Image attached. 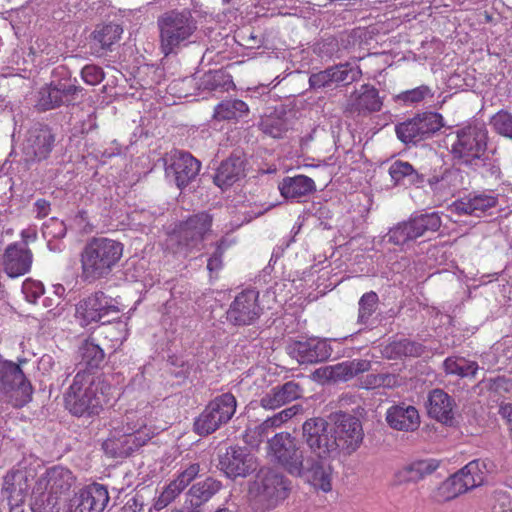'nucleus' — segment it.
<instances>
[{
  "instance_id": "obj_1",
  "label": "nucleus",
  "mask_w": 512,
  "mask_h": 512,
  "mask_svg": "<svg viewBox=\"0 0 512 512\" xmlns=\"http://www.w3.org/2000/svg\"><path fill=\"white\" fill-rule=\"evenodd\" d=\"M268 455L289 474L304 477L316 489H332L330 464H322L315 457H304L299 440L288 432L275 434L268 441Z\"/></svg>"
},
{
  "instance_id": "obj_2",
  "label": "nucleus",
  "mask_w": 512,
  "mask_h": 512,
  "mask_svg": "<svg viewBox=\"0 0 512 512\" xmlns=\"http://www.w3.org/2000/svg\"><path fill=\"white\" fill-rule=\"evenodd\" d=\"M109 389L100 376L80 369L65 393L66 408L78 417L98 415L107 402Z\"/></svg>"
},
{
  "instance_id": "obj_3",
  "label": "nucleus",
  "mask_w": 512,
  "mask_h": 512,
  "mask_svg": "<svg viewBox=\"0 0 512 512\" xmlns=\"http://www.w3.org/2000/svg\"><path fill=\"white\" fill-rule=\"evenodd\" d=\"M122 254V243L106 237L91 238L80 253L82 278L87 282H94L107 277L120 261Z\"/></svg>"
},
{
  "instance_id": "obj_4",
  "label": "nucleus",
  "mask_w": 512,
  "mask_h": 512,
  "mask_svg": "<svg viewBox=\"0 0 512 512\" xmlns=\"http://www.w3.org/2000/svg\"><path fill=\"white\" fill-rule=\"evenodd\" d=\"M160 50L165 55L176 54L191 42L197 22L189 9H171L157 18Z\"/></svg>"
},
{
  "instance_id": "obj_5",
  "label": "nucleus",
  "mask_w": 512,
  "mask_h": 512,
  "mask_svg": "<svg viewBox=\"0 0 512 512\" xmlns=\"http://www.w3.org/2000/svg\"><path fill=\"white\" fill-rule=\"evenodd\" d=\"M290 490V481L283 474L271 468H262L249 485V502L253 510L268 512L282 503Z\"/></svg>"
},
{
  "instance_id": "obj_6",
  "label": "nucleus",
  "mask_w": 512,
  "mask_h": 512,
  "mask_svg": "<svg viewBox=\"0 0 512 512\" xmlns=\"http://www.w3.org/2000/svg\"><path fill=\"white\" fill-rule=\"evenodd\" d=\"M451 153L458 164L474 171L491 165L487 154L488 131L484 125H468L456 132Z\"/></svg>"
},
{
  "instance_id": "obj_7",
  "label": "nucleus",
  "mask_w": 512,
  "mask_h": 512,
  "mask_svg": "<svg viewBox=\"0 0 512 512\" xmlns=\"http://www.w3.org/2000/svg\"><path fill=\"white\" fill-rule=\"evenodd\" d=\"M302 439L311 455L322 464L339 456V444L333 434L331 423L321 417L310 418L302 425Z\"/></svg>"
},
{
  "instance_id": "obj_8",
  "label": "nucleus",
  "mask_w": 512,
  "mask_h": 512,
  "mask_svg": "<svg viewBox=\"0 0 512 512\" xmlns=\"http://www.w3.org/2000/svg\"><path fill=\"white\" fill-rule=\"evenodd\" d=\"M213 217L207 212H199L181 222L178 230L171 237L177 244V251L187 255L200 250L205 238L212 232Z\"/></svg>"
},
{
  "instance_id": "obj_9",
  "label": "nucleus",
  "mask_w": 512,
  "mask_h": 512,
  "mask_svg": "<svg viewBox=\"0 0 512 512\" xmlns=\"http://www.w3.org/2000/svg\"><path fill=\"white\" fill-rule=\"evenodd\" d=\"M237 400L229 392L212 399L194 423L195 432L201 436L214 433L228 423L236 412Z\"/></svg>"
},
{
  "instance_id": "obj_10",
  "label": "nucleus",
  "mask_w": 512,
  "mask_h": 512,
  "mask_svg": "<svg viewBox=\"0 0 512 512\" xmlns=\"http://www.w3.org/2000/svg\"><path fill=\"white\" fill-rule=\"evenodd\" d=\"M441 218L436 212L412 215L399 222L387 233L388 242L404 246L415 242L427 232H436L441 227Z\"/></svg>"
},
{
  "instance_id": "obj_11",
  "label": "nucleus",
  "mask_w": 512,
  "mask_h": 512,
  "mask_svg": "<svg viewBox=\"0 0 512 512\" xmlns=\"http://www.w3.org/2000/svg\"><path fill=\"white\" fill-rule=\"evenodd\" d=\"M37 471L33 466L20 463L4 477L3 490L7 493L10 512H22L28 491L36 482Z\"/></svg>"
},
{
  "instance_id": "obj_12",
  "label": "nucleus",
  "mask_w": 512,
  "mask_h": 512,
  "mask_svg": "<svg viewBox=\"0 0 512 512\" xmlns=\"http://www.w3.org/2000/svg\"><path fill=\"white\" fill-rule=\"evenodd\" d=\"M0 392L10 394L15 406H23L31 400L32 386L19 365L0 357Z\"/></svg>"
},
{
  "instance_id": "obj_13",
  "label": "nucleus",
  "mask_w": 512,
  "mask_h": 512,
  "mask_svg": "<svg viewBox=\"0 0 512 512\" xmlns=\"http://www.w3.org/2000/svg\"><path fill=\"white\" fill-rule=\"evenodd\" d=\"M76 312L85 325L92 322H100L105 325L117 320L120 310L104 292L97 291L80 301Z\"/></svg>"
},
{
  "instance_id": "obj_14",
  "label": "nucleus",
  "mask_w": 512,
  "mask_h": 512,
  "mask_svg": "<svg viewBox=\"0 0 512 512\" xmlns=\"http://www.w3.org/2000/svg\"><path fill=\"white\" fill-rule=\"evenodd\" d=\"M55 143V135L47 125L34 124L22 143V157L26 163L39 162L48 158Z\"/></svg>"
},
{
  "instance_id": "obj_15",
  "label": "nucleus",
  "mask_w": 512,
  "mask_h": 512,
  "mask_svg": "<svg viewBox=\"0 0 512 512\" xmlns=\"http://www.w3.org/2000/svg\"><path fill=\"white\" fill-rule=\"evenodd\" d=\"M333 434L339 444V452L346 454L354 452L363 440V430L360 421L347 413L339 412L329 417Z\"/></svg>"
},
{
  "instance_id": "obj_16",
  "label": "nucleus",
  "mask_w": 512,
  "mask_h": 512,
  "mask_svg": "<svg viewBox=\"0 0 512 512\" xmlns=\"http://www.w3.org/2000/svg\"><path fill=\"white\" fill-rule=\"evenodd\" d=\"M165 173L173 178L179 189L188 186L199 174L201 163L190 153L180 150L171 151L164 158Z\"/></svg>"
},
{
  "instance_id": "obj_17",
  "label": "nucleus",
  "mask_w": 512,
  "mask_h": 512,
  "mask_svg": "<svg viewBox=\"0 0 512 512\" xmlns=\"http://www.w3.org/2000/svg\"><path fill=\"white\" fill-rule=\"evenodd\" d=\"M383 106V98L373 85L363 84L353 91L344 104L343 112L347 117H367L379 112Z\"/></svg>"
},
{
  "instance_id": "obj_18",
  "label": "nucleus",
  "mask_w": 512,
  "mask_h": 512,
  "mask_svg": "<svg viewBox=\"0 0 512 512\" xmlns=\"http://www.w3.org/2000/svg\"><path fill=\"white\" fill-rule=\"evenodd\" d=\"M110 501L106 486L92 483L82 488L69 502L67 512H103Z\"/></svg>"
},
{
  "instance_id": "obj_19",
  "label": "nucleus",
  "mask_w": 512,
  "mask_h": 512,
  "mask_svg": "<svg viewBox=\"0 0 512 512\" xmlns=\"http://www.w3.org/2000/svg\"><path fill=\"white\" fill-rule=\"evenodd\" d=\"M80 91L81 88L69 80L53 81L40 89L36 107L41 111H47L68 104Z\"/></svg>"
},
{
  "instance_id": "obj_20",
  "label": "nucleus",
  "mask_w": 512,
  "mask_h": 512,
  "mask_svg": "<svg viewBox=\"0 0 512 512\" xmlns=\"http://www.w3.org/2000/svg\"><path fill=\"white\" fill-rule=\"evenodd\" d=\"M257 300L258 292L255 290H246L238 294L227 311L228 321L238 326L253 324L262 313Z\"/></svg>"
},
{
  "instance_id": "obj_21",
  "label": "nucleus",
  "mask_w": 512,
  "mask_h": 512,
  "mask_svg": "<svg viewBox=\"0 0 512 512\" xmlns=\"http://www.w3.org/2000/svg\"><path fill=\"white\" fill-rule=\"evenodd\" d=\"M221 469L230 478L246 477L257 468L256 459L247 448L231 446L220 459Z\"/></svg>"
},
{
  "instance_id": "obj_22",
  "label": "nucleus",
  "mask_w": 512,
  "mask_h": 512,
  "mask_svg": "<svg viewBox=\"0 0 512 512\" xmlns=\"http://www.w3.org/2000/svg\"><path fill=\"white\" fill-rule=\"evenodd\" d=\"M440 467V461L434 458L417 459L397 469L393 474L395 486L416 484L432 475Z\"/></svg>"
},
{
  "instance_id": "obj_23",
  "label": "nucleus",
  "mask_w": 512,
  "mask_h": 512,
  "mask_svg": "<svg viewBox=\"0 0 512 512\" xmlns=\"http://www.w3.org/2000/svg\"><path fill=\"white\" fill-rule=\"evenodd\" d=\"M33 254L25 245L9 244L2 256L1 264L4 272L10 278L20 277L31 269Z\"/></svg>"
},
{
  "instance_id": "obj_24",
  "label": "nucleus",
  "mask_w": 512,
  "mask_h": 512,
  "mask_svg": "<svg viewBox=\"0 0 512 512\" xmlns=\"http://www.w3.org/2000/svg\"><path fill=\"white\" fill-rule=\"evenodd\" d=\"M289 354L301 364H313L326 361L332 349L325 340L311 338L294 342L289 346Z\"/></svg>"
},
{
  "instance_id": "obj_25",
  "label": "nucleus",
  "mask_w": 512,
  "mask_h": 512,
  "mask_svg": "<svg viewBox=\"0 0 512 512\" xmlns=\"http://www.w3.org/2000/svg\"><path fill=\"white\" fill-rule=\"evenodd\" d=\"M36 482L39 488L49 489L51 493L59 498L66 495L75 484V477L72 472L62 466H54L47 469Z\"/></svg>"
},
{
  "instance_id": "obj_26",
  "label": "nucleus",
  "mask_w": 512,
  "mask_h": 512,
  "mask_svg": "<svg viewBox=\"0 0 512 512\" xmlns=\"http://www.w3.org/2000/svg\"><path fill=\"white\" fill-rule=\"evenodd\" d=\"M454 399L442 389H434L428 396V415L437 421L452 426L454 424Z\"/></svg>"
},
{
  "instance_id": "obj_27",
  "label": "nucleus",
  "mask_w": 512,
  "mask_h": 512,
  "mask_svg": "<svg viewBox=\"0 0 512 512\" xmlns=\"http://www.w3.org/2000/svg\"><path fill=\"white\" fill-rule=\"evenodd\" d=\"M222 488V483L213 477H207L202 481L194 483L186 493L187 511H197L203 504L208 502Z\"/></svg>"
},
{
  "instance_id": "obj_28",
  "label": "nucleus",
  "mask_w": 512,
  "mask_h": 512,
  "mask_svg": "<svg viewBox=\"0 0 512 512\" xmlns=\"http://www.w3.org/2000/svg\"><path fill=\"white\" fill-rule=\"evenodd\" d=\"M149 441V433L135 436L123 433L116 437H110L103 442V450L111 457L124 458L131 455L136 449L145 445Z\"/></svg>"
},
{
  "instance_id": "obj_29",
  "label": "nucleus",
  "mask_w": 512,
  "mask_h": 512,
  "mask_svg": "<svg viewBox=\"0 0 512 512\" xmlns=\"http://www.w3.org/2000/svg\"><path fill=\"white\" fill-rule=\"evenodd\" d=\"M386 421L395 430L414 431L420 425V416L414 406L401 403L387 410Z\"/></svg>"
},
{
  "instance_id": "obj_30",
  "label": "nucleus",
  "mask_w": 512,
  "mask_h": 512,
  "mask_svg": "<svg viewBox=\"0 0 512 512\" xmlns=\"http://www.w3.org/2000/svg\"><path fill=\"white\" fill-rule=\"evenodd\" d=\"M498 199L493 194L478 193L471 194L453 204L454 211L459 214H467L480 217L488 209L495 207Z\"/></svg>"
},
{
  "instance_id": "obj_31",
  "label": "nucleus",
  "mask_w": 512,
  "mask_h": 512,
  "mask_svg": "<svg viewBox=\"0 0 512 512\" xmlns=\"http://www.w3.org/2000/svg\"><path fill=\"white\" fill-rule=\"evenodd\" d=\"M244 176V160L241 155L232 154L222 161L214 176V183L221 189L232 186Z\"/></svg>"
},
{
  "instance_id": "obj_32",
  "label": "nucleus",
  "mask_w": 512,
  "mask_h": 512,
  "mask_svg": "<svg viewBox=\"0 0 512 512\" xmlns=\"http://www.w3.org/2000/svg\"><path fill=\"white\" fill-rule=\"evenodd\" d=\"M302 394L300 385L294 381L284 383L282 386L272 388L260 400L265 409H276L290 401L299 398Z\"/></svg>"
},
{
  "instance_id": "obj_33",
  "label": "nucleus",
  "mask_w": 512,
  "mask_h": 512,
  "mask_svg": "<svg viewBox=\"0 0 512 512\" xmlns=\"http://www.w3.org/2000/svg\"><path fill=\"white\" fill-rule=\"evenodd\" d=\"M123 33L119 24L109 23L99 25L92 33L91 50L92 54L101 56L116 43Z\"/></svg>"
},
{
  "instance_id": "obj_34",
  "label": "nucleus",
  "mask_w": 512,
  "mask_h": 512,
  "mask_svg": "<svg viewBox=\"0 0 512 512\" xmlns=\"http://www.w3.org/2000/svg\"><path fill=\"white\" fill-rule=\"evenodd\" d=\"M121 432L135 436L149 433V440L158 433L157 428L150 425V421L142 410H130L125 413Z\"/></svg>"
},
{
  "instance_id": "obj_35",
  "label": "nucleus",
  "mask_w": 512,
  "mask_h": 512,
  "mask_svg": "<svg viewBox=\"0 0 512 512\" xmlns=\"http://www.w3.org/2000/svg\"><path fill=\"white\" fill-rule=\"evenodd\" d=\"M281 195L285 199H299L315 190L314 181L304 175L285 177L279 184Z\"/></svg>"
},
{
  "instance_id": "obj_36",
  "label": "nucleus",
  "mask_w": 512,
  "mask_h": 512,
  "mask_svg": "<svg viewBox=\"0 0 512 512\" xmlns=\"http://www.w3.org/2000/svg\"><path fill=\"white\" fill-rule=\"evenodd\" d=\"M389 175L395 185L409 184L421 187L425 176L413 168L409 162L396 160L389 167Z\"/></svg>"
},
{
  "instance_id": "obj_37",
  "label": "nucleus",
  "mask_w": 512,
  "mask_h": 512,
  "mask_svg": "<svg viewBox=\"0 0 512 512\" xmlns=\"http://www.w3.org/2000/svg\"><path fill=\"white\" fill-rule=\"evenodd\" d=\"M79 356L81 360L77 365L78 370L90 372L99 368L105 358L103 349L93 338H89L82 343L79 347Z\"/></svg>"
},
{
  "instance_id": "obj_38",
  "label": "nucleus",
  "mask_w": 512,
  "mask_h": 512,
  "mask_svg": "<svg viewBox=\"0 0 512 512\" xmlns=\"http://www.w3.org/2000/svg\"><path fill=\"white\" fill-rule=\"evenodd\" d=\"M487 470V463L485 460L476 459L469 462L456 475L460 478L465 492L473 489L484 482V471Z\"/></svg>"
},
{
  "instance_id": "obj_39",
  "label": "nucleus",
  "mask_w": 512,
  "mask_h": 512,
  "mask_svg": "<svg viewBox=\"0 0 512 512\" xmlns=\"http://www.w3.org/2000/svg\"><path fill=\"white\" fill-rule=\"evenodd\" d=\"M59 500L49 489L39 488V483L35 482L30 503L32 512H59Z\"/></svg>"
},
{
  "instance_id": "obj_40",
  "label": "nucleus",
  "mask_w": 512,
  "mask_h": 512,
  "mask_svg": "<svg viewBox=\"0 0 512 512\" xmlns=\"http://www.w3.org/2000/svg\"><path fill=\"white\" fill-rule=\"evenodd\" d=\"M258 126L265 135L279 139L289 130V121L286 118V112L282 110L263 116Z\"/></svg>"
},
{
  "instance_id": "obj_41",
  "label": "nucleus",
  "mask_w": 512,
  "mask_h": 512,
  "mask_svg": "<svg viewBox=\"0 0 512 512\" xmlns=\"http://www.w3.org/2000/svg\"><path fill=\"white\" fill-rule=\"evenodd\" d=\"M249 114L248 105L240 99H227L219 103L214 110L218 120H239Z\"/></svg>"
},
{
  "instance_id": "obj_42",
  "label": "nucleus",
  "mask_w": 512,
  "mask_h": 512,
  "mask_svg": "<svg viewBox=\"0 0 512 512\" xmlns=\"http://www.w3.org/2000/svg\"><path fill=\"white\" fill-rule=\"evenodd\" d=\"M425 351V347L409 339L393 341L384 349L388 358L396 359L401 357H420Z\"/></svg>"
},
{
  "instance_id": "obj_43",
  "label": "nucleus",
  "mask_w": 512,
  "mask_h": 512,
  "mask_svg": "<svg viewBox=\"0 0 512 512\" xmlns=\"http://www.w3.org/2000/svg\"><path fill=\"white\" fill-rule=\"evenodd\" d=\"M370 367V361L365 359L345 361L332 367L331 377L335 380L346 381L355 377L359 373L368 371Z\"/></svg>"
},
{
  "instance_id": "obj_44",
  "label": "nucleus",
  "mask_w": 512,
  "mask_h": 512,
  "mask_svg": "<svg viewBox=\"0 0 512 512\" xmlns=\"http://www.w3.org/2000/svg\"><path fill=\"white\" fill-rule=\"evenodd\" d=\"M443 367L447 374L462 378L475 376L478 370V364L475 361H468L463 357H448L444 360Z\"/></svg>"
},
{
  "instance_id": "obj_45",
  "label": "nucleus",
  "mask_w": 512,
  "mask_h": 512,
  "mask_svg": "<svg viewBox=\"0 0 512 512\" xmlns=\"http://www.w3.org/2000/svg\"><path fill=\"white\" fill-rule=\"evenodd\" d=\"M224 77L221 70H210L204 73L198 81L195 77H186L183 79V83L188 85L195 83L201 91H213L224 86Z\"/></svg>"
},
{
  "instance_id": "obj_46",
  "label": "nucleus",
  "mask_w": 512,
  "mask_h": 512,
  "mask_svg": "<svg viewBox=\"0 0 512 512\" xmlns=\"http://www.w3.org/2000/svg\"><path fill=\"white\" fill-rule=\"evenodd\" d=\"M416 117L422 141L430 138L443 127V118L439 113L426 112Z\"/></svg>"
},
{
  "instance_id": "obj_47",
  "label": "nucleus",
  "mask_w": 512,
  "mask_h": 512,
  "mask_svg": "<svg viewBox=\"0 0 512 512\" xmlns=\"http://www.w3.org/2000/svg\"><path fill=\"white\" fill-rule=\"evenodd\" d=\"M463 493L465 490L460 483V478L455 473L438 487L435 497L438 501L447 502Z\"/></svg>"
},
{
  "instance_id": "obj_48",
  "label": "nucleus",
  "mask_w": 512,
  "mask_h": 512,
  "mask_svg": "<svg viewBox=\"0 0 512 512\" xmlns=\"http://www.w3.org/2000/svg\"><path fill=\"white\" fill-rule=\"evenodd\" d=\"M395 132L398 139L405 144H416L422 141L416 117L396 125Z\"/></svg>"
},
{
  "instance_id": "obj_49",
  "label": "nucleus",
  "mask_w": 512,
  "mask_h": 512,
  "mask_svg": "<svg viewBox=\"0 0 512 512\" xmlns=\"http://www.w3.org/2000/svg\"><path fill=\"white\" fill-rule=\"evenodd\" d=\"M378 295L374 291L364 293L359 300V309L357 323L361 325L367 324L369 318L376 311L378 306Z\"/></svg>"
},
{
  "instance_id": "obj_50",
  "label": "nucleus",
  "mask_w": 512,
  "mask_h": 512,
  "mask_svg": "<svg viewBox=\"0 0 512 512\" xmlns=\"http://www.w3.org/2000/svg\"><path fill=\"white\" fill-rule=\"evenodd\" d=\"M334 67L335 71V84L349 85L357 82L362 77V71L359 66H354L350 63L339 64Z\"/></svg>"
},
{
  "instance_id": "obj_51",
  "label": "nucleus",
  "mask_w": 512,
  "mask_h": 512,
  "mask_svg": "<svg viewBox=\"0 0 512 512\" xmlns=\"http://www.w3.org/2000/svg\"><path fill=\"white\" fill-rule=\"evenodd\" d=\"M490 123L498 134L512 139V113L500 110L491 118Z\"/></svg>"
},
{
  "instance_id": "obj_52",
  "label": "nucleus",
  "mask_w": 512,
  "mask_h": 512,
  "mask_svg": "<svg viewBox=\"0 0 512 512\" xmlns=\"http://www.w3.org/2000/svg\"><path fill=\"white\" fill-rule=\"evenodd\" d=\"M199 463H188L182 465L174 481L185 489L200 473Z\"/></svg>"
},
{
  "instance_id": "obj_53",
  "label": "nucleus",
  "mask_w": 512,
  "mask_h": 512,
  "mask_svg": "<svg viewBox=\"0 0 512 512\" xmlns=\"http://www.w3.org/2000/svg\"><path fill=\"white\" fill-rule=\"evenodd\" d=\"M427 96H433L430 87L421 85L417 88L404 91L397 96V99L405 104H415L424 100Z\"/></svg>"
},
{
  "instance_id": "obj_54",
  "label": "nucleus",
  "mask_w": 512,
  "mask_h": 512,
  "mask_svg": "<svg viewBox=\"0 0 512 512\" xmlns=\"http://www.w3.org/2000/svg\"><path fill=\"white\" fill-rule=\"evenodd\" d=\"M184 489L172 480L161 492L155 502V508L161 510L171 503Z\"/></svg>"
},
{
  "instance_id": "obj_55",
  "label": "nucleus",
  "mask_w": 512,
  "mask_h": 512,
  "mask_svg": "<svg viewBox=\"0 0 512 512\" xmlns=\"http://www.w3.org/2000/svg\"><path fill=\"white\" fill-rule=\"evenodd\" d=\"M22 292L30 303H36L44 293V286L40 281L26 279L22 284Z\"/></svg>"
},
{
  "instance_id": "obj_56",
  "label": "nucleus",
  "mask_w": 512,
  "mask_h": 512,
  "mask_svg": "<svg viewBox=\"0 0 512 512\" xmlns=\"http://www.w3.org/2000/svg\"><path fill=\"white\" fill-rule=\"evenodd\" d=\"M81 76L87 84L97 85L103 81L105 74L101 67L89 64L82 68Z\"/></svg>"
},
{
  "instance_id": "obj_57",
  "label": "nucleus",
  "mask_w": 512,
  "mask_h": 512,
  "mask_svg": "<svg viewBox=\"0 0 512 512\" xmlns=\"http://www.w3.org/2000/svg\"><path fill=\"white\" fill-rule=\"evenodd\" d=\"M43 235L51 238H63L66 235V226L63 221L51 218L43 225Z\"/></svg>"
},
{
  "instance_id": "obj_58",
  "label": "nucleus",
  "mask_w": 512,
  "mask_h": 512,
  "mask_svg": "<svg viewBox=\"0 0 512 512\" xmlns=\"http://www.w3.org/2000/svg\"><path fill=\"white\" fill-rule=\"evenodd\" d=\"M224 243H225L224 240H221L220 242H218L216 251L208 259L207 269L210 272L218 271L222 266V255L224 252V247H223Z\"/></svg>"
},
{
  "instance_id": "obj_59",
  "label": "nucleus",
  "mask_w": 512,
  "mask_h": 512,
  "mask_svg": "<svg viewBox=\"0 0 512 512\" xmlns=\"http://www.w3.org/2000/svg\"><path fill=\"white\" fill-rule=\"evenodd\" d=\"M299 410H300V407L298 405H294L292 407L286 408V409L274 414L273 415L274 423L281 426L283 423L287 422L289 419H291L293 416H295Z\"/></svg>"
},
{
  "instance_id": "obj_60",
  "label": "nucleus",
  "mask_w": 512,
  "mask_h": 512,
  "mask_svg": "<svg viewBox=\"0 0 512 512\" xmlns=\"http://www.w3.org/2000/svg\"><path fill=\"white\" fill-rule=\"evenodd\" d=\"M279 426L280 425H277L276 423H274V418L272 416V417L267 418L265 421H263L257 427H255L254 433L258 437V441H262V438L264 436H266L271 429L279 427Z\"/></svg>"
},
{
  "instance_id": "obj_61",
  "label": "nucleus",
  "mask_w": 512,
  "mask_h": 512,
  "mask_svg": "<svg viewBox=\"0 0 512 512\" xmlns=\"http://www.w3.org/2000/svg\"><path fill=\"white\" fill-rule=\"evenodd\" d=\"M310 87L313 89H320L329 87V83L327 81V76L325 71H320L318 73H314L309 77Z\"/></svg>"
},
{
  "instance_id": "obj_62",
  "label": "nucleus",
  "mask_w": 512,
  "mask_h": 512,
  "mask_svg": "<svg viewBox=\"0 0 512 512\" xmlns=\"http://www.w3.org/2000/svg\"><path fill=\"white\" fill-rule=\"evenodd\" d=\"M56 366L57 361L54 359L52 355L49 354H44L38 362L39 370L43 371L44 373H48L54 370Z\"/></svg>"
},
{
  "instance_id": "obj_63",
  "label": "nucleus",
  "mask_w": 512,
  "mask_h": 512,
  "mask_svg": "<svg viewBox=\"0 0 512 512\" xmlns=\"http://www.w3.org/2000/svg\"><path fill=\"white\" fill-rule=\"evenodd\" d=\"M34 207L38 218H44L50 212V203L45 199H38Z\"/></svg>"
},
{
  "instance_id": "obj_64",
  "label": "nucleus",
  "mask_w": 512,
  "mask_h": 512,
  "mask_svg": "<svg viewBox=\"0 0 512 512\" xmlns=\"http://www.w3.org/2000/svg\"><path fill=\"white\" fill-rule=\"evenodd\" d=\"M143 502L137 497H133L127 501L123 507V512H140L143 509Z\"/></svg>"
}]
</instances>
